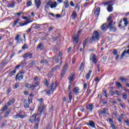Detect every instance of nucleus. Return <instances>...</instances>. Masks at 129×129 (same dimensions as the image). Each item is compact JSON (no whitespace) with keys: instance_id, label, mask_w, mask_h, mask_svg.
Segmentation results:
<instances>
[{"instance_id":"1","label":"nucleus","mask_w":129,"mask_h":129,"mask_svg":"<svg viewBox=\"0 0 129 129\" xmlns=\"http://www.w3.org/2000/svg\"><path fill=\"white\" fill-rule=\"evenodd\" d=\"M101 38L100 31H94L92 36V41H99Z\"/></svg>"},{"instance_id":"2","label":"nucleus","mask_w":129,"mask_h":129,"mask_svg":"<svg viewBox=\"0 0 129 129\" xmlns=\"http://www.w3.org/2000/svg\"><path fill=\"white\" fill-rule=\"evenodd\" d=\"M102 5H104V7L108 6L107 10L109 13H111L112 12L113 10V7H112V6L114 5V4H112V1L108 2H103Z\"/></svg>"},{"instance_id":"3","label":"nucleus","mask_w":129,"mask_h":129,"mask_svg":"<svg viewBox=\"0 0 129 129\" xmlns=\"http://www.w3.org/2000/svg\"><path fill=\"white\" fill-rule=\"evenodd\" d=\"M113 23V21H112V20L110 21L107 26V28L109 29V32H113V33H114V32H116L117 29L115 26H112Z\"/></svg>"},{"instance_id":"4","label":"nucleus","mask_w":129,"mask_h":129,"mask_svg":"<svg viewBox=\"0 0 129 129\" xmlns=\"http://www.w3.org/2000/svg\"><path fill=\"white\" fill-rule=\"evenodd\" d=\"M90 61H92V62L94 63V64H96L97 63V57L96 55L94 53H91L90 56Z\"/></svg>"},{"instance_id":"5","label":"nucleus","mask_w":129,"mask_h":129,"mask_svg":"<svg viewBox=\"0 0 129 129\" xmlns=\"http://www.w3.org/2000/svg\"><path fill=\"white\" fill-rule=\"evenodd\" d=\"M46 5L47 6H50L51 9H54V8L57 7V2L49 1L47 3Z\"/></svg>"},{"instance_id":"6","label":"nucleus","mask_w":129,"mask_h":129,"mask_svg":"<svg viewBox=\"0 0 129 129\" xmlns=\"http://www.w3.org/2000/svg\"><path fill=\"white\" fill-rule=\"evenodd\" d=\"M23 58H24V59H25V60H27V58H29V59H32L33 53L30 52L25 53L23 55Z\"/></svg>"},{"instance_id":"7","label":"nucleus","mask_w":129,"mask_h":129,"mask_svg":"<svg viewBox=\"0 0 129 129\" xmlns=\"http://www.w3.org/2000/svg\"><path fill=\"white\" fill-rule=\"evenodd\" d=\"M87 125H88L89 126H91V127H93V128H96L95 122L92 120H90L89 122L87 123Z\"/></svg>"},{"instance_id":"8","label":"nucleus","mask_w":129,"mask_h":129,"mask_svg":"<svg viewBox=\"0 0 129 129\" xmlns=\"http://www.w3.org/2000/svg\"><path fill=\"white\" fill-rule=\"evenodd\" d=\"M48 88L54 91L57 88V83L56 82H52Z\"/></svg>"},{"instance_id":"9","label":"nucleus","mask_w":129,"mask_h":129,"mask_svg":"<svg viewBox=\"0 0 129 129\" xmlns=\"http://www.w3.org/2000/svg\"><path fill=\"white\" fill-rule=\"evenodd\" d=\"M36 117H37V114L35 113L31 116L29 119V122L33 123L36 121Z\"/></svg>"},{"instance_id":"10","label":"nucleus","mask_w":129,"mask_h":129,"mask_svg":"<svg viewBox=\"0 0 129 129\" xmlns=\"http://www.w3.org/2000/svg\"><path fill=\"white\" fill-rule=\"evenodd\" d=\"M62 56H63V52H62V51H59L57 58L55 59V63H59L60 60H62Z\"/></svg>"},{"instance_id":"11","label":"nucleus","mask_w":129,"mask_h":129,"mask_svg":"<svg viewBox=\"0 0 129 129\" xmlns=\"http://www.w3.org/2000/svg\"><path fill=\"white\" fill-rule=\"evenodd\" d=\"M80 89L78 87H76L74 88V89L73 90V92L74 94H75L76 95H78L79 93H80Z\"/></svg>"},{"instance_id":"12","label":"nucleus","mask_w":129,"mask_h":129,"mask_svg":"<svg viewBox=\"0 0 129 129\" xmlns=\"http://www.w3.org/2000/svg\"><path fill=\"white\" fill-rule=\"evenodd\" d=\"M99 114H101V115H108V113L106 112V108H101L100 110Z\"/></svg>"},{"instance_id":"13","label":"nucleus","mask_w":129,"mask_h":129,"mask_svg":"<svg viewBox=\"0 0 129 129\" xmlns=\"http://www.w3.org/2000/svg\"><path fill=\"white\" fill-rule=\"evenodd\" d=\"M41 108H42V110L40 111V113H42L43 111H44V102H40L39 105H38V110H41Z\"/></svg>"},{"instance_id":"14","label":"nucleus","mask_w":129,"mask_h":129,"mask_svg":"<svg viewBox=\"0 0 129 129\" xmlns=\"http://www.w3.org/2000/svg\"><path fill=\"white\" fill-rule=\"evenodd\" d=\"M94 107V105L92 103H89L87 106L86 109L90 111H92L93 110V108Z\"/></svg>"},{"instance_id":"15","label":"nucleus","mask_w":129,"mask_h":129,"mask_svg":"<svg viewBox=\"0 0 129 129\" xmlns=\"http://www.w3.org/2000/svg\"><path fill=\"white\" fill-rule=\"evenodd\" d=\"M70 84H71V82L74 81L75 79V76L73 74H71L70 77H68Z\"/></svg>"},{"instance_id":"16","label":"nucleus","mask_w":129,"mask_h":129,"mask_svg":"<svg viewBox=\"0 0 129 129\" xmlns=\"http://www.w3.org/2000/svg\"><path fill=\"white\" fill-rule=\"evenodd\" d=\"M24 79V75H21L20 74H18L16 77V80H18V81H21V80H23Z\"/></svg>"},{"instance_id":"17","label":"nucleus","mask_w":129,"mask_h":129,"mask_svg":"<svg viewBox=\"0 0 129 129\" xmlns=\"http://www.w3.org/2000/svg\"><path fill=\"white\" fill-rule=\"evenodd\" d=\"M108 120L111 124V127L112 129H116L115 126L114 125V123L113 122V120H112V119L111 118H108Z\"/></svg>"},{"instance_id":"18","label":"nucleus","mask_w":129,"mask_h":129,"mask_svg":"<svg viewBox=\"0 0 129 129\" xmlns=\"http://www.w3.org/2000/svg\"><path fill=\"white\" fill-rule=\"evenodd\" d=\"M100 13V8L98 7L97 9L95 10L94 12V15L95 16H97V17H98L99 16V14Z\"/></svg>"},{"instance_id":"19","label":"nucleus","mask_w":129,"mask_h":129,"mask_svg":"<svg viewBox=\"0 0 129 129\" xmlns=\"http://www.w3.org/2000/svg\"><path fill=\"white\" fill-rule=\"evenodd\" d=\"M31 21H29L25 23H22V22H19V25L20 26V27H24V26H27L28 24H30L31 23Z\"/></svg>"},{"instance_id":"20","label":"nucleus","mask_w":129,"mask_h":129,"mask_svg":"<svg viewBox=\"0 0 129 129\" xmlns=\"http://www.w3.org/2000/svg\"><path fill=\"white\" fill-rule=\"evenodd\" d=\"M16 101V100H15V99L14 98H12L10 100H9L8 102V105L9 106H11V105L14 104L15 103V102Z\"/></svg>"},{"instance_id":"21","label":"nucleus","mask_w":129,"mask_h":129,"mask_svg":"<svg viewBox=\"0 0 129 129\" xmlns=\"http://www.w3.org/2000/svg\"><path fill=\"white\" fill-rule=\"evenodd\" d=\"M39 84H40V83H39V82H37L32 85V91L36 89V87H38V86H39Z\"/></svg>"},{"instance_id":"22","label":"nucleus","mask_w":129,"mask_h":129,"mask_svg":"<svg viewBox=\"0 0 129 129\" xmlns=\"http://www.w3.org/2000/svg\"><path fill=\"white\" fill-rule=\"evenodd\" d=\"M21 35L18 34L15 38V41H17V43H21Z\"/></svg>"},{"instance_id":"23","label":"nucleus","mask_w":129,"mask_h":129,"mask_svg":"<svg viewBox=\"0 0 129 129\" xmlns=\"http://www.w3.org/2000/svg\"><path fill=\"white\" fill-rule=\"evenodd\" d=\"M35 3L36 5L37 9H39L41 6V0H35Z\"/></svg>"},{"instance_id":"24","label":"nucleus","mask_w":129,"mask_h":129,"mask_svg":"<svg viewBox=\"0 0 129 129\" xmlns=\"http://www.w3.org/2000/svg\"><path fill=\"white\" fill-rule=\"evenodd\" d=\"M25 86L26 88H28V89H30L31 91H33L32 85L29 83H26L25 84Z\"/></svg>"},{"instance_id":"25","label":"nucleus","mask_w":129,"mask_h":129,"mask_svg":"<svg viewBox=\"0 0 129 129\" xmlns=\"http://www.w3.org/2000/svg\"><path fill=\"white\" fill-rule=\"evenodd\" d=\"M16 3L15 2H12L8 4L9 8H14L15 7Z\"/></svg>"},{"instance_id":"26","label":"nucleus","mask_w":129,"mask_h":129,"mask_svg":"<svg viewBox=\"0 0 129 129\" xmlns=\"http://www.w3.org/2000/svg\"><path fill=\"white\" fill-rule=\"evenodd\" d=\"M32 26H34V29H35V30H37V29H40V28H41L40 24H32Z\"/></svg>"},{"instance_id":"27","label":"nucleus","mask_w":129,"mask_h":129,"mask_svg":"<svg viewBox=\"0 0 129 129\" xmlns=\"http://www.w3.org/2000/svg\"><path fill=\"white\" fill-rule=\"evenodd\" d=\"M37 49H39V50H43V49H44V45L43 44H42V43H40L37 45Z\"/></svg>"},{"instance_id":"28","label":"nucleus","mask_w":129,"mask_h":129,"mask_svg":"<svg viewBox=\"0 0 129 129\" xmlns=\"http://www.w3.org/2000/svg\"><path fill=\"white\" fill-rule=\"evenodd\" d=\"M77 18V13L76 12H74L72 14V20H76Z\"/></svg>"},{"instance_id":"29","label":"nucleus","mask_w":129,"mask_h":129,"mask_svg":"<svg viewBox=\"0 0 129 129\" xmlns=\"http://www.w3.org/2000/svg\"><path fill=\"white\" fill-rule=\"evenodd\" d=\"M101 30L102 31H105V30H106V28H107V24H106V23L103 24L102 26H101Z\"/></svg>"},{"instance_id":"30","label":"nucleus","mask_w":129,"mask_h":129,"mask_svg":"<svg viewBox=\"0 0 129 129\" xmlns=\"http://www.w3.org/2000/svg\"><path fill=\"white\" fill-rule=\"evenodd\" d=\"M46 64V65H48L49 64V61L47 60V59H41L40 60V64Z\"/></svg>"},{"instance_id":"31","label":"nucleus","mask_w":129,"mask_h":129,"mask_svg":"<svg viewBox=\"0 0 129 129\" xmlns=\"http://www.w3.org/2000/svg\"><path fill=\"white\" fill-rule=\"evenodd\" d=\"M43 82L47 87L49 86V82L48 81V80H47V79H44L43 81Z\"/></svg>"},{"instance_id":"32","label":"nucleus","mask_w":129,"mask_h":129,"mask_svg":"<svg viewBox=\"0 0 129 129\" xmlns=\"http://www.w3.org/2000/svg\"><path fill=\"white\" fill-rule=\"evenodd\" d=\"M36 63H37L36 61H33L30 63L29 64V68H33V66H34V65H35Z\"/></svg>"},{"instance_id":"33","label":"nucleus","mask_w":129,"mask_h":129,"mask_svg":"<svg viewBox=\"0 0 129 129\" xmlns=\"http://www.w3.org/2000/svg\"><path fill=\"white\" fill-rule=\"evenodd\" d=\"M19 22H20V19H19V18L16 19L14 21V22L13 25V26L14 27V28H15V27H16V26H17V24H18V23H19Z\"/></svg>"},{"instance_id":"34","label":"nucleus","mask_w":129,"mask_h":129,"mask_svg":"<svg viewBox=\"0 0 129 129\" xmlns=\"http://www.w3.org/2000/svg\"><path fill=\"white\" fill-rule=\"evenodd\" d=\"M78 38H79V36L77 35V36H74V42H76V43H78Z\"/></svg>"},{"instance_id":"35","label":"nucleus","mask_w":129,"mask_h":129,"mask_svg":"<svg viewBox=\"0 0 129 129\" xmlns=\"http://www.w3.org/2000/svg\"><path fill=\"white\" fill-rule=\"evenodd\" d=\"M60 68V66H56L51 69V72H54Z\"/></svg>"},{"instance_id":"36","label":"nucleus","mask_w":129,"mask_h":129,"mask_svg":"<svg viewBox=\"0 0 129 129\" xmlns=\"http://www.w3.org/2000/svg\"><path fill=\"white\" fill-rule=\"evenodd\" d=\"M123 22H124V25L126 27L128 25V21H127V18H124L123 20Z\"/></svg>"},{"instance_id":"37","label":"nucleus","mask_w":129,"mask_h":129,"mask_svg":"<svg viewBox=\"0 0 129 129\" xmlns=\"http://www.w3.org/2000/svg\"><path fill=\"white\" fill-rule=\"evenodd\" d=\"M27 60H26V59H25L23 61H22L21 62V66H26V65H27Z\"/></svg>"},{"instance_id":"38","label":"nucleus","mask_w":129,"mask_h":129,"mask_svg":"<svg viewBox=\"0 0 129 129\" xmlns=\"http://www.w3.org/2000/svg\"><path fill=\"white\" fill-rule=\"evenodd\" d=\"M7 125V120L4 121L2 124L1 125V128H3V127H5Z\"/></svg>"},{"instance_id":"39","label":"nucleus","mask_w":129,"mask_h":129,"mask_svg":"<svg viewBox=\"0 0 129 129\" xmlns=\"http://www.w3.org/2000/svg\"><path fill=\"white\" fill-rule=\"evenodd\" d=\"M52 92H54V91L52 90H51V89L48 88V91L46 92L47 95H50Z\"/></svg>"},{"instance_id":"40","label":"nucleus","mask_w":129,"mask_h":129,"mask_svg":"<svg viewBox=\"0 0 129 129\" xmlns=\"http://www.w3.org/2000/svg\"><path fill=\"white\" fill-rule=\"evenodd\" d=\"M64 7L66 9H67L68 8H69V3H68V1H66L64 2Z\"/></svg>"},{"instance_id":"41","label":"nucleus","mask_w":129,"mask_h":129,"mask_svg":"<svg viewBox=\"0 0 129 129\" xmlns=\"http://www.w3.org/2000/svg\"><path fill=\"white\" fill-rule=\"evenodd\" d=\"M22 19L23 20H31V16L29 15L27 17L24 16L22 17Z\"/></svg>"},{"instance_id":"42","label":"nucleus","mask_w":129,"mask_h":129,"mask_svg":"<svg viewBox=\"0 0 129 129\" xmlns=\"http://www.w3.org/2000/svg\"><path fill=\"white\" fill-rule=\"evenodd\" d=\"M68 68H69L68 64H66L64 65V66L62 68V70H64V71H67Z\"/></svg>"},{"instance_id":"43","label":"nucleus","mask_w":129,"mask_h":129,"mask_svg":"<svg viewBox=\"0 0 129 129\" xmlns=\"http://www.w3.org/2000/svg\"><path fill=\"white\" fill-rule=\"evenodd\" d=\"M8 109V105H5V106L3 107L2 109H1L2 111H5Z\"/></svg>"},{"instance_id":"44","label":"nucleus","mask_w":129,"mask_h":129,"mask_svg":"<svg viewBox=\"0 0 129 129\" xmlns=\"http://www.w3.org/2000/svg\"><path fill=\"white\" fill-rule=\"evenodd\" d=\"M72 95H73L72 92H70V93L69 94V98L70 101H71V100H72V98H73V97L72 96Z\"/></svg>"},{"instance_id":"45","label":"nucleus","mask_w":129,"mask_h":129,"mask_svg":"<svg viewBox=\"0 0 129 129\" xmlns=\"http://www.w3.org/2000/svg\"><path fill=\"white\" fill-rule=\"evenodd\" d=\"M34 129H38L39 128V123H34Z\"/></svg>"},{"instance_id":"46","label":"nucleus","mask_w":129,"mask_h":129,"mask_svg":"<svg viewBox=\"0 0 129 129\" xmlns=\"http://www.w3.org/2000/svg\"><path fill=\"white\" fill-rule=\"evenodd\" d=\"M67 72V71H64V70H62L61 73L60 74L61 77H63V76H64V75H65Z\"/></svg>"},{"instance_id":"47","label":"nucleus","mask_w":129,"mask_h":129,"mask_svg":"<svg viewBox=\"0 0 129 129\" xmlns=\"http://www.w3.org/2000/svg\"><path fill=\"white\" fill-rule=\"evenodd\" d=\"M83 67V62H82L79 67V71H81L82 70Z\"/></svg>"},{"instance_id":"48","label":"nucleus","mask_w":129,"mask_h":129,"mask_svg":"<svg viewBox=\"0 0 129 129\" xmlns=\"http://www.w3.org/2000/svg\"><path fill=\"white\" fill-rule=\"evenodd\" d=\"M22 50H26V49H28V44H25L22 47Z\"/></svg>"},{"instance_id":"49","label":"nucleus","mask_w":129,"mask_h":129,"mask_svg":"<svg viewBox=\"0 0 129 129\" xmlns=\"http://www.w3.org/2000/svg\"><path fill=\"white\" fill-rule=\"evenodd\" d=\"M10 111H7L4 114V117H7L9 116V114H10Z\"/></svg>"},{"instance_id":"50","label":"nucleus","mask_w":129,"mask_h":129,"mask_svg":"<svg viewBox=\"0 0 129 129\" xmlns=\"http://www.w3.org/2000/svg\"><path fill=\"white\" fill-rule=\"evenodd\" d=\"M120 80H121L123 83H124V82H126V81H127V79L123 78H120Z\"/></svg>"},{"instance_id":"51","label":"nucleus","mask_w":129,"mask_h":129,"mask_svg":"<svg viewBox=\"0 0 129 129\" xmlns=\"http://www.w3.org/2000/svg\"><path fill=\"white\" fill-rule=\"evenodd\" d=\"M116 85L118 88H119V87H121L122 86V85H121V84L119 82H117Z\"/></svg>"},{"instance_id":"52","label":"nucleus","mask_w":129,"mask_h":129,"mask_svg":"<svg viewBox=\"0 0 129 129\" xmlns=\"http://www.w3.org/2000/svg\"><path fill=\"white\" fill-rule=\"evenodd\" d=\"M127 98V94L126 93H124L123 94V99H126Z\"/></svg>"},{"instance_id":"53","label":"nucleus","mask_w":129,"mask_h":129,"mask_svg":"<svg viewBox=\"0 0 129 129\" xmlns=\"http://www.w3.org/2000/svg\"><path fill=\"white\" fill-rule=\"evenodd\" d=\"M78 109L80 110V111L82 112H84V108H83V107H79L78 108Z\"/></svg>"},{"instance_id":"54","label":"nucleus","mask_w":129,"mask_h":129,"mask_svg":"<svg viewBox=\"0 0 129 129\" xmlns=\"http://www.w3.org/2000/svg\"><path fill=\"white\" fill-rule=\"evenodd\" d=\"M111 18H112V14H110L107 19V22H108V21H110V20H111Z\"/></svg>"},{"instance_id":"55","label":"nucleus","mask_w":129,"mask_h":129,"mask_svg":"<svg viewBox=\"0 0 129 129\" xmlns=\"http://www.w3.org/2000/svg\"><path fill=\"white\" fill-rule=\"evenodd\" d=\"M126 53V51L124 50L121 55V59L124 57V55Z\"/></svg>"},{"instance_id":"56","label":"nucleus","mask_w":129,"mask_h":129,"mask_svg":"<svg viewBox=\"0 0 129 129\" xmlns=\"http://www.w3.org/2000/svg\"><path fill=\"white\" fill-rule=\"evenodd\" d=\"M86 44H87V40H85L83 43V49L85 48V46H86Z\"/></svg>"},{"instance_id":"57","label":"nucleus","mask_w":129,"mask_h":129,"mask_svg":"<svg viewBox=\"0 0 129 129\" xmlns=\"http://www.w3.org/2000/svg\"><path fill=\"white\" fill-rule=\"evenodd\" d=\"M27 7H31L32 6V2L29 1L27 3Z\"/></svg>"},{"instance_id":"58","label":"nucleus","mask_w":129,"mask_h":129,"mask_svg":"<svg viewBox=\"0 0 129 129\" xmlns=\"http://www.w3.org/2000/svg\"><path fill=\"white\" fill-rule=\"evenodd\" d=\"M13 118L14 119H18V118H19L18 113H17L16 115H14L13 116Z\"/></svg>"},{"instance_id":"59","label":"nucleus","mask_w":129,"mask_h":129,"mask_svg":"<svg viewBox=\"0 0 129 129\" xmlns=\"http://www.w3.org/2000/svg\"><path fill=\"white\" fill-rule=\"evenodd\" d=\"M47 76H48V77H50V78H52V76H53V74H52V72L49 73L47 74Z\"/></svg>"},{"instance_id":"60","label":"nucleus","mask_w":129,"mask_h":129,"mask_svg":"<svg viewBox=\"0 0 129 129\" xmlns=\"http://www.w3.org/2000/svg\"><path fill=\"white\" fill-rule=\"evenodd\" d=\"M17 72L16 70H14L12 72H11V75H15Z\"/></svg>"},{"instance_id":"61","label":"nucleus","mask_w":129,"mask_h":129,"mask_svg":"<svg viewBox=\"0 0 129 129\" xmlns=\"http://www.w3.org/2000/svg\"><path fill=\"white\" fill-rule=\"evenodd\" d=\"M33 80H34V81H38V80H39V77H38V76H35V77L34 78Z\"/></svg>"},{"instance_id":"62","label":"nucleus","mask_w":129,"mask_h":129,"mask_svg":"<svg viewBox=\"0 0 129 129\" xmlns=\"http://www.w3.org/2000/svg\"><path fill=\"white\" fill-rule=\"evenodd\" d=\"M15 55H16V53L13 52L10 56V59H13V57H14Z\"/></svg>"},{"instance_id":"63","label":"nucleus","mask_w":129,"mask_h":129,"mask_svg":"<svg viewBox=\"0 0 129 129\" xmlns=\"http://www.w3.org/2000/svg\"><path fill=\"white\" fill-rule=\"evenodd\" d=\"M27 117V115L24 114V115H21L20 116V118H26Z\"/></svg>"},{"instance_id":"64","label":"nucleus","mask_w":129,"mask_h":129,"mask_svg":"<svg viewBox=\"0 0 129 129\" xmlns=\"http://www.w3.org/2000/svg\"><path fill=\"white\" fill-rule=\"evenodd\" d=\"M83 87H84V89H87V83H85L84 84Z\"/></svg>"}]
</instances>
